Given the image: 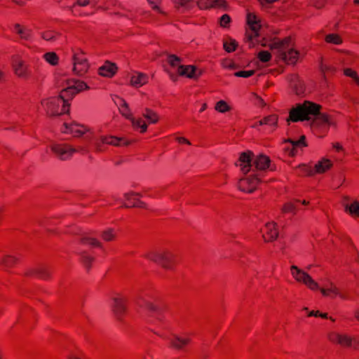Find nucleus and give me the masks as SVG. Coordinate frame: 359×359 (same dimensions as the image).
Here are the masks:
<instances>
[{
    "instance_id": "1",
    "label": "nucleus",
    "mask_w": 359,
    "mask_h": 359,
    "mask_svg": "<svg viewBox=\"0 0 359 359\" xmlns=\"http://www.w3.org/2000/svg\"><path fill=\"white\" fill-rule=\"evenodd\" d=\"M244 174L252 173L238 182L241 191L252 193L260 182L261 174L267 169L273 170L269 158L264 154H255L250 151L240 154L238 163H236Z\"/></svg>"
},
{
    "instance_id": "2",
    "label": "nucleus",
    "mask_w": 359,
    "mask_h": 359,
    "mask_svg": "<svg viewBox=\"0 0 359 359\" xmlns=\"http://www.w3.org/2000/svg\"><path fill=\"white\" fill-rule=\"evenodd\" d=\"M88 88V85L83 81L72 79L67 81V86L61 91L59 96L43 100L41 104L48 115L57 116L69 111V100L79 92Z\"/></svg>"
},
{
    "instance_id": "3",
    "label": "nucleus",
    "mask_w": 359,
    "mask_h": 359,
    "mask_svg": "<svg viewBox=\"0 0 359 359\" xmlns=\"http://www.w3.org/2000/svg\"><path fill=\"white\" fill-rule=\"evenodd\" d=\"M320 106L309 101L297 104L290 111L287 121L293 122L307 121L312 127H324L329 126L328 117L320 112Z\"/></svg>"
},
{
    "instance_id": "4",
    "label": "nucleus",
    "mask_w": 359,
    "mask_h": 359,
    "mask_svg": "<svg viewBox=\"0 0 359 359\" xmlns=\"http://www.w3.org/2000/svg\"><path fill=\"white\" fill-rule=\"evenodd\" d=\"M277 56L289 65H294L299 58V53L293 48L290 38L287 37L283 40H273L269 44Z\"/></svg>"
},
{
    "instance_id": "5",
    "label": "nucleus",
    "mask_w": 359,
    "mask_h": 359,
    "mask_svg": "<svg viewBox=\"0 0 359 359\" xmlns=\"http://www.w3.org/2000/svg\"><path fill=\"white\" fill-rule=\"evenodd\" d=\"M145 257L167 269H171L175 262L174 255L168 251H151Z\"/></svg>"
},
{
    "instance_id": "6",
    "label": "nucleus",
    "mask_w": 359,
    "mask_h": 359,
    "mask_svg": "<svg viewBox=\"0 0 359 359\" xmlns=\"http://www.w3.org/2000/svg\"><path fill=\"white\" fill-rule=\"evenodd\" d=\"M291 273L293 278L298 282L303 283L311 290L319 288L318 284L304 271L300 269L295 265L290 267Z\"/></svg>"
},
{
    "instance_id": "7",
    "label": "nucleus",
    "mask_w": 359,
    "mask_h": 359,
    "mask_svg": "<svg viewBox=\"0 0 359 359\" xmlns=\"http://www.w3.org/2000/svg\"><path fill=\"white\" fill-rule=\"evenodd\" d=\"M50 149L62 161L69 159L73 154L78 150L69 144H60L53 143L50 146Z\"/></svg>"
},
{
    "instance_id": "8",
    "label": "nucleus",
    "mask_w": 359,
    "mask_h": 359,
    "mask_svg": "<svg viewBox=\"0 0 359 359\" xmlns=\"http://www.w3.org/2000/svg\"><path fill=\"white\" fill-rule=\"evenodd\" d=\"M329 338L330 341L338 343L341 346L351 347L355 349L359 348V341L355 338H352L348 335L332 333Z\"/></svg>"
},
{
    "instance_id": "9",
    "label": "nucleus",
    "mask_w": 359,
    "mask_h": 359,
    "mask_svg": "<svg viewBox=\"0 0 359 359\" xmlns=\"http://www.w3.org/2000/svg\"><path fill=\"white\" fill-rule=\"evenodd\" d=\"M12 67L15 74L20 78L28 79L30 76L29 66L25 62L18 57H13L12 60Z\"/></svg>"
},
{
    "instance_id": "10",
    "label": "nucleus",
    "mask_w": 359,
    "mask_h": 359,
    "mask_svg": "<svg viewBox=\"0 0 359 359\" xmlns=\"http://www.w3.org/2000/svg\"><path fill=\"white\" fill-rule=\"evenodd\" d=\"M73 72L79 76H83L88 69L87 60L81 55L74 54L73 57Z\"/></svg>"
},
{
    "instance_id": "11",
    "label": "nucleus",
    "mask_w": 359,
    "mask_h": 359,
    "mask_svg": "<svg viewBox=\"0 0 359 359\" xmlns=\"http://www.w3.org/2000/svg\"><path fill=\"white\" fill-rule=\"evenodd\" d=\"M247 22L250 27L252 34L248 36V40L250 43V46H254L253 39L258 36V32L260 28L259 20L257 16L252 13H248L247 15Z\"/></svg>"
},
{
    "instance_id": "12",
    "label": "nucleus",
    "mask_w": 359,
    "mask_h": 359,
    "mask_svg": "<svg viewBox=\"0 0 359 359\" xmlns=\"http://www.w3.org/2000/svg\"><path fill=\"white\" fill-rule=\"evenodd\" d=\"M121 113L129 119L133 126L135 128H140L141 129V133H144L147 130V125L145 122H144L140 118H135L133 116V115L129 113V108L128 107V110L126 109L125 107H121L120 109Z\"/></svg>"
},
{
    "instance_id": "13",
    "label": "nucleus",
    "mask_w": 359,
    "mask_h": 359,
    "mask_svg": "<svg viewBox=\"0 0 359 359\" xmlns=\"http://www.w3.org/2000/svg\"><path fill=\"white\" fill-rule=\"evenodd\" d=\"M112 300L113 312L114 313L116 318L121 320L126 311L125 304L126 299L123 297H114Z\"/></svg>"
},
{
    "instance_id": "14",
    "label": "nucleus",
    "mask_w": 359,
    "mask_h": 359,
    "mask_svg": "<svg viewBox=\"0 0 359 359\" xmlns=\"http://www.w3.org/2000/svg\"><path fill=\"white\" fill-rule=\"evenodd\" d=\"M170 346L177 350H182L188 344L191 339L189 337H181L177 334H172V336L168 339Z\"/></svg>"
},
{
    "instance_id": "15",
    "label": "nucleus",
    "mask_w": 359,
    "mask_h": 359,
    "mask_svg": "<svg viewBox=\"0 0 359 359\" xmlns=\"http://www.w3.org/2000/svg\"><path fill=\"white\" fill-rule=\"evenodd\" d=\"M276 226H277L276 223H275L273 222H268L266 224L265 233L267 235L268 238H266L265 236L264 233L263 234V238L265 241H266V242L273 241L278 238V232Z\"/></svg>"
},
{
    "instance_id": "16",
    "label": "nucleus",
    "mask_w": 359,
    "mask_h": 359,
    "mask_svg": "<svg viewBox=\"0 0 359 359\" xmlns=\"http://www.w3.org/2000/svg\"><path fill=\"white\" fill-rule=\"evenodd\" d=\"M198 6L201 9L210 8H224L226 7V2L224 0H198Z\"/></svg>"
},
{
    "instance_id": "17",
    "label": "nucleus",
    "mask_w": 359,
    "mask_h": 359,
    "mask_svg": "<svg viewBox=\"0 0 359 359\" xmlns=\"http://www.w3.org/2000/svg\"><path fill=\"white\" fill-rule=\"evenodd\" d=\"M80 127L82 126L75 122H72L70 123H65L64 126L62 128V131L65 133L72 134L75 137H80L85 133L84 130H81L79 128Z\"/></svg>"
},
{
    "instance_id": "18",
    "label": "nucleus",
    "mask_w": 359,
    "mask_h": 359,
    "mask_svg": "<svg viewBox=\"0 0 359 359\" xmlns=\"http://www.w3.org/2000/svg\"><path fill=\"white\" fill-rule=\"evenodd\" d=\"M117 67L114 63L110 62H105V63L99 67V74L105 77H111L116 72Z\"/></svg>"
},
{
    "instance_id": "19",
    "label": "nucleus",
    "mask_w": 359,
    "mask_h": 359,
    "mask_svg": "<svg viewBox=\"0 0 359 359\" xmlns=\"http://www.w3.org/2000/svg\"><path fill=\"white\" fill-rule=\"evenodd\" d=\"M177 71L180 75L185 76L190 79H195L201 74L200 72L197 73V69L192 65H180Z\"/></svg>"
},
{
    "instance_id": "20",
    "label": "nucleus",
    "mask_w": 359,
    "mask_h": 359,
    "mask_svg": "<svg viewBox=\"0 0 359 359\" xmlns=\"http://www.w3.org/2000/svg\"><path fill=\"white\" fill-rule=\"evenodd\" d=\"M148 77L146 74L139 72L134 73L130 77V83L133 86L140 87L147 82Z\"/></svg>"
},
{
    "instance_id": "21",
    "label": "nucleus",
    "mask_w": 359,
    "mask_h": 359,
    "mask_svg": "<svg viewBox=\"0 0 359 359\" xmlns=\"http://www.w3.org/2000/svg\"><path fill=\"white\" fill-rule=\"evenodd\" d=\"M332 165V162L327 159L323 158L321 161H318L314 166V174L315 173H323L328 169H330Z\"/></svg>"
},
{
    "instance_id": "22",
    "label": "nucleus",
    "mask_w": 359,
    "mask_h": 359,
    "mask_svg": "<svg viewBox=\"0 0 359 359\" xmlns=\"http://www.w3.org/2000/svg\"><path fill=\"white\" fill-rule=\"evenodd\" d=\"M305 136L304 135H302L301 137V138L298 140H290V139H288L287 140H286V142H288L291 144L292 145V148L291 149H287L288 152H289V154L290 156H294L295 155V149L297 147H306V142H305Z\"/></svg>"
},
{
    "instance_id": "23",
    "label": "nucleus",
    "mask_w": 359,
    "mask_h": 359,
    "mask_svg": "<svg viewBox=\"0 0 359 359\" xmlns=\"http://www.w3.org/2000/svg\"><path fill=\"white\" fill-rule=\"evenodd\" d=\"M320 292L324 296H327L330 292L334 295L339 296L341 299H344L348 298L345 294L341 293L339 289L332 283H330V287L329 288H321Z\"/></svg>"
},
{
    "instance_id": "24",
    "label": "nucleus",
    "mask_w": 359,
    "mask_h": 359,
    "mask_svg": "<svg viewBox=\"0 0 359 359\" xmlns=\"http://www.w3.org/2000/svg\"><path fill=\"white\" fill-rule=\"evenodd\" d=\"M344 208L346 212H348L351 215L359 217V201H355L351 204L345 203Z\"/></svg>"
},
{
    "instance_id": "25",
    "label": "nucleus",
    "mask_w": 359,
    "mask_h": 359,
    "mask_svg": "<svg viewBox=\"0 0 359 359\" xmlns=\"http://www.w3.org/2000/svg\"><path fill=\"white\" fill-rule=\"evenodd\" d=\"M142 116L149 121V123H156L158 121L157 114L153 110L146 108L142 113Z\"/></svg>"
},
{
    "instance_id": "26",
    "label": "nucleus",
    "mask_w": 359,
    "mask_h": 359,
    "mask_svg": "<svg viewBox=\"0 0 359 359\" xmlns=\"http://www.w3.org/2000/svg\"><path fill=\"white\" fill-rule=\"evenodd\" d=\"M81 242L84 244H88L92 246H95L98 248L102 247V243L97 241L96 238L90 236L88 234H84L81 238Z\"/></svg>"
},
{
    "instance_id": "27",
    "label": "nucleus",
    "mask_w": 359,
    "mask_h": 359,
    "mask_svg": "<svg viewBox=\"0 0 359 359\" xmlns=\"http://www.w3.org/2000/svg\"><path fill=\"white\" fill-rule=\"evenodd\" d=\"M277 121H278L277 116L276 115H271V116H266V117L264 118L263 119L260 120L257 123V124L254 126V127H257L258 125L259 126L268 125L270 126L275 127L276 126Z\"/></svg>"
},
{
    "instance_id": "28",
    "label": "nucleus",
    "mask_w": 359,
    "mask_h": 359,
    "mask_svg": "<svg viewBox=\"0 0 359 359\" xmlns=\"http://www.w3.org/2000/svg\"><path fill=\"white\" fill-rule=\"evenodd\" d=\"M33 273L38 276L40 278L46 279L50 276V271L46 266H39L33 271Z\"/></svg>"
},
{
    "instance_id": "29",
    "label": "nucleus",
    "mask_w": 359,
    "mask_h": 359,
    "mask_svg": "<svg viewBox=\"0 0 359 359\" xmlns=\"http://www.w3.org/2000/svg\"><path fill=\"white\" fill-rule=\"evenodd\" d=\"M60 34L55 30H48L42 33L41 36L44 40L54 41Z\"/></svg>"
},
{
    "instance_id": "30",
    "label": "nucleus",
    "mask_w": 359,
    "mask_h": 359,
    "mask_svg": "<svg viewBox=\"0 0 359 359\" xmlns=\"http://www.w3.org/2000/svg\"><path fill=\"white\" fill-rule=\"evenodd\" d=\"M102 239L105 241H111L116 238V233L113 229L109 228L101 233Z\"/></svg>"
},
{
    "instance_id": "31",
    "label": "nucleus",
    "mask_w": 359,
    "mask_h": 359,
    "mask_svg": "<svg viewBox=\"0 0 359 359\" xmlns=\"http://www.w3.org/2000/svg\"><path fill=\"white\" fill-rule=\"evenodd\" d=\"M215 109L220 113H225L230 110V107L224 100H219L216 103Z\"/></svg>"
},
{
    "instance_id": "32",
    "label": "nucleus",
    "mask_w": 359,
    "mask_h": 359,
    "mask_svg": "<svg viewBox=\"0 0 359 359\" xmlns=\"http://www.w3.org/2000/svg\"><path fill=\"white\" fill-rule=\"evenodd\" d=\"M43 57H44L45 60H46V62H48L51 65H55L57 64L58 57L55 53H53V52L47 53L44 54Z\"/></svg>"
},
{
    "instance_id": "33",
    "label": "nucleus",
    "mask_w": 359,
    "mask_h": 359,
    "mask_svg": "<svg viewBox=\"0 0 359 359\" xmlns=\"http://www.w3.org/2000/svg\"><path fill=\"white\" fill-rule=\"evenodd\" d=\"M325 41L327 43H333V44H340L341 43L342 41L341 38L334 34H328L325 36Z\"/></svg>"
},
{
    "instance_id": "34",
    "label": "nucleus",
    "mask_w": 359,
    "mask_h": 359,
    "mask_svg": "<svg viewBox=\"0 0 359 359\" xmlns=\"http://www.w3.org/2000/svg\"><path fill=\"white\" fill-rule=\"evenodd\" d=\"M81 259L87 269L90 268V263L94 260L93 257L88 255L86 252H82L81 253Z\"/></svg>"
},
{
    "instance_id": "35",
    "label": "nucleus",
    "mask_w": 359,
    "mask_h": 359,
    "mask_svg": "<svg viewBox=\"0 0 359 359\" xmlns=\"http://www.w3.org/2000/svg\"><path fill=\"white\" fill-rule=\"evenodd\" d=\"M237 46V43L233 39H229V41H226L224 43V48L226 50V51L231 53L233 50H235Z\"/></svg>"
},
{
    "instance_id": "36",
    "label": "nucleus",
    "mask_w": 359,
    "mask_h": 359,
    "mask_svg": "<svg viewBox=\"0 0 359 359\" xmlns=\"http://www.w3.org/2000/svg\"><path fill=\"white\" fill-rule=\"evenodd\" d=\"M16 262V259L12 256H6L0 259V264L6 267H10Z\"/></svg>"
},
{
    "instance_id": "37",
    "label": "nucleus",
    "mask_w": 359,
    "mask_h": 359,
    "mask_svg": "<svg viewBox=\"0 0 359 359\" xmlns=\"http://www.w3.org/2000/svg\"><path fill=\"white\" fill-rule=\"evenodd\" d=\"M18 34L21 39L29 40L32 36V30L27 27H23L22 30H18Z\"/></svg>"
},
{
    "instance_id": "38",
    "label": "nucleus",
    "mask_w": 359,
    "mask_h": 359,
    "mask_svg": "<svg viewBox=\"0 0 359 359\" xmlns=\"http://www.w3.org/2000/svg\"><path fill=\"white\" fill-rule=\"evenodd\" d=\"M344 72L346 76L352 78L354 81L359 86V77L358 76L356 72L353 71L351 69H345Z\"/></svg>"
},
{
    "instance_id": "39",
    "label": "nucleus",
    "mask_w": 359,
    "mask_h": 359,
    "mask_svg": "<svg viewBox=\"0 0 359 359\" xmlns=\"http://www.w3.org/2000/svg\"><path fill=\"white\" fill-rule=\"evenodd\" d=\"M299 170L301 174L306 175H313L314 174L313 168L311 167H308L306 165H299Z\"/></svg>"
},
{
    "instance_id": "40",
    "label": "nucleus",
    "mask_w": 359,
    "mask_h": 359,
    "mask_svg": "<svg viewBox=\"0 0 359 359\" xmlns=\"http://www.w3.org/2000/svg\"><path fill=\"white\" fill-rule=\"evenodd\" d=\"M110 139L112 141L114 144H111L113 146H121L122 144L123 145H128L129 142L128 141L124 140L122 138L117 137L115 136H110Z\"/></svg>"
},
{
    "instance_id": "41",
    "label": "nucleus",
    "mask_w": 359,
    "mask_h": 359,
    "mask_svg": "<svg viewBox=\"0 0 359 359\" xmlns=\"http://www.w3.org/2000/svg\"><path fill=\"white\" fill-rule=\"evenodd\" d=\"M258 57L262 62H266L271 60V55L269 52L262 50L259 53Z\"/></svg>"
},
{
    "instance_id": "42",
    "label": "nucleus",
    "mask_w": 359,
    "mask_h": 359,
    "mask_svg": "<svg viewBox=\"0 0 359 359\" xmlns=\"http://www.w3.org/2000/svg\"><path fill=\"white\" fill-rule=\"evenodd\" d=\"M168 61L171 66L175 67L178 65L181 60L179 57L175 55H169L168 57Z\"/></svg>"
},
{
    "instance_id": "43",
    "label": "nucleus",
    "mask_w": 359,
    "mask_h": 359,
    "mask_svg": "<svg viewBox=\"0 0 359 359\" xmlns=\"http://www.w3.org/2000/svg\"><path fill=\"white\" fill-rule=\"evenodd\" d=\"M255 74L254 70H249V71H239L234 74L236 76L238 77H243V78H248L251 76H252Z\"/></svg>"
},
{
    "instance_id": "44",
    "label": "nucleus",
    "mask_w": 359,
    "mask_h": 359,
    "mask_svg": "<svg viewBox=\"0 0 359 359\" xmlns=\"http://www.w3.org/2000/svg\"><path fill=\"white\" fill-rule=\"evenodd\" d=\"M147 1H148V2L149 3V4H151V5L153 6V8H154L155 11H158L159 13H162V14H163V15H165V13L163 11H162L159 8V7L157 6V4H158V3H160L161 0H147Z\"/></svg>"
},
{
    "instance_id": "45",
    "label": "nucleus",
    "mask_w": 359,
    "mask_h": 359,
    "mask_svg": "<svg viewBox=\"0 0 359 359\" xmlns=\"http://www.w3.org/2000/svg\"><path fill=\"white\" fill-rule=\"evenodd\" d=\"M231 21V18L229 15L224 14L220 18V25L222 27H226Z\"/></svg>"
},
{
    "instance_id": "46",
    "label": "nucleus",
    "mask_w": 359,
    "mask_h": 359,
    "mask_svg": "<svg viewBox=\"0 0 359 359\" xmlns=\"http://www.w3.org/2000/svg\"><path fill=\"white\" fill-rule=\"evenodd\" d=\"M117 100H114L115 104L119 107V109L121 107H125L126 109L128 110V104L127 102L123 100L122 98L119 97H116Z\"/></svg>"
},
{
    "instance_id": "47",
    "label": "nucleus",
    "mask_w": 359,
    "mask_h": 359,
    "mask_svg": "<svg viewBox=\"0 0 359 359\" xmlns=\"http://www.w3.org/2000/svg\"><path fill=\"white\" fill-rule=\"evenodd\" d=\"M145 308L151 312H158V309L156 306L149 302H146L144 304Z\"/></svg>"
},
{
    "instance_id": "48",
    "label": "nucleus",
    "mask_w": 359,
    "mask_h": 359,
    "mask_svg": "<svg viewBox=\"0 0 359 359\" xmlns=\"http://www.w3.org/2000/svg\"><path fill=\"white\" fill-rule=\"evenodd\" d=\"M104 143L101 142V137L99 139H96L94 142V147L96 151H102V144Z\"/></svg>"
},
{
    "instance_id": "49",
    "label": "nucleus",
    "mask_w": 359,
    "mask_h": 359,
    "mask_svg": "<svg viewBox=\"0 0 359 359\" xmlns=\"http://www.w3.org/2000/svg\"><path fill=\"white\" fill-rule=\"evenodd\" d=\"M192 0H173L174 3L177 6H187L188 3H189Z\"/></svg>"
},
{
    "instance_id": "50",
    "label": "nucleus",
    "mask_w": 359,
    "mask_h": 359,
    "mask_svg": "<svg viewBox=\"0 0 359 359\" xmlns=\"http://www.w3.org/2000/svg\"><path fill=\"white\" fill-rule=\"evenodd\" d=\"M294 210V206L292 203H287L283 208V212H292Z\"/></svg>"
},
{
    "instance_id": "51",
    "label": "nucleus",
    "mask_w": 359,
    "mask_h": 359,
    "mask_svg": "<svg viewBox=\"0 0 359 359\" xmlns=\"http://www.w3.org/2000/svg\"><path fill=\"white\" fill-rule=\"evenodd\" d=\"M101 142L106 144L111 145L114 144L110 139V137L101 136Z\"/></svg>"
},
{
    "instance_id": "52",
    "label": "nucleus",
    "mask_w": 359,
    "mask_h": 359,
    "mask_svg": "<svg viewBox=\"0 0 359 359\" xmlns=\"http://www.w3.org/2000/svg\"><path fill=\"white\" fill-rule=\"evenodd\" d=\"M224 67L230 69H235L237 68V65L232 62H229L224 65Z\"/></svg>"
},
{
    "instance_id": "53",
    "label": "nucleus",
    "mask_w": 359,
    "mask_h": 359,
    "mask_svg": "<svg viewBox=\"0 0 359 359\" xmlns=\"http://www.w3.org/2000/svg\"><path fill=\"white\" fill-rule=\"evenodd\" d=\"M76 4L80 6H86L89 4V0H77Z\"/></svg>"
},
{
    "instance_id": "54",
    "label": "nucleus",
    "mask_w": 359,
    "mask_h": 359,
    "mask_svg": "<svg viewBox=\"0 0 359 359\" xmlns=\"http://www.w3.org/2000/svg\"><path fill=\"white\" fill-rule=\"evenodd\" d=\"M131 206L133 207H140V208H146V204L140 201H137V203H133Z\"/></svg>"
},
{
    "instance_id": "55",
    "label": "nucleus",
    "mask_w": 359,
    "mask_h": 359,
    "mask_svg": "<svg viewBox=\"0 0 359 359\" xmlns=\"http://www.w3.org/2000/svg\"><path fill=\"white\" fill-rule=\"evenodd\" d=\"M177 140L180 143H186L187 144H191L190 142L188 140H187L186 138H184V137H177Z\"/></svg>"
},
{
    "instance_id": "56",
    "label": "nucleus",
    "mask_w": 359,
    "mask_h": 359,
    "mask_svg": "<svg viewBox=\"0 0 359 359\" xmlns=\"http://www.w3.org/2000/svg\"><path fill=\"white\" fill-rule=\"evenodd\" d=\"M333 147L338 151H343V147L339 143H333L332 144Z\"/></svg>"
},
{
    "instance_id": "57",
    "label": "nucleus",
    "mask_w": 359,
    "mask_h": 359,
    "mask_svg": "<svg viewBox=\"0 0 359 359\" xmlns=\"http://www.w3.org/2000/svg\"><path fill=\"white\" fill-rule=\"evenodd\" d=\"M309 316H319V311H310L309 313Z\"/></svg>"
},
{
    "instance_id": "58",
    "label": "nucleus",
    "mask_w": 359,
    "mask_h": 359,
    "mask_svg": "<svg viewBox=\"0 0 359 359\" xmlns=\"http://www.w3.org/2000/svg\"><path fill=\"white\" fill-rule=\"evenodd\" d=\"M22 28L23 27H21L20 25L18 24H16L15 25V27H14V31L18 34V30H22Z\"/></svg>"
},
{
    "instance_id": "59",
    "label": "nucleus",
    "mask_w": 359,
    "mask_h": 359,
    "mask_svg": "<svg viewBox=\"0 0 359 359\" xmlns=\"http://www.w3.org/2000/svg\"><path fill=\"white\" fill-rule=\"evenodd\" d=\"M322 72L329 71L330 69V67L327 65H322L320 67Z\"/></svg>"
},
{
    "instance_id": "60",
    "label": "nucleus",
    "mask_w": 359,
    "mask_h": 359,
    "mask_svg": "<svg viewBox=\"0 0 359 359\" xmlns=\"http://www.w3.org/2000/svg\"><path fill=\"white\" fill-rule=\"evenodd\" d=\"M131 196H133V194H131V192L130 193H126L124 194V197L126 200L128 201H130V198H131Z\"/></svg>"
},
{
    "instance_id": "61",
    "label": "nucleus",
    "mask_w": 359,
    "mask_h": 359,
    "mask_svg": "<svg viewBox=\"0 0 359 359\" xmlns=\"http://www.w3.org/2000/svg\"><path fill=\"white\" fill-rule=\"evenodd\" d=\"M350 100H351V102H353L355 104H358L359 103V99H358V98L350 97Z\"/></svg>"
},
{
    "instance_id": "62",
    "label": "nucleus",
    "mask_w": 359,
    "mask_h": 359,
    "mask_svg": "<svg viewBox=\"0 0 359 359\" xmlns=\"http://www.w3.org/2000/svg\"><path fill=\"white\" fill-rule=\"evenodd\" d=\"M206 108H207V104H203L200 109V112L205 111L206 109Z\"/></svg>"
},
{
    "instance_id": "63",
    "label": "nucleus",
    "mask_w": 359,
    "mask_h": 359,
    "mask_svg": "<svg viewBox=\"0 0 359 359\" xmlns=\"http://www.w3.org/2000/svg\"><path fill=\"white\" fill-rule=\"evenodd\" d=\"M319 316H320L321 318H327V313H319Z\"/></svg>"
},
{
    "instance_id": "64",
    "label": "nucleus",
    "mask_w": 359,
    "mask_h": 359,
    "mask_svg": "<svg viewBox=\"0 0 359 359\" xmlns=\"http://www.w3.org/2000/svg\"><path fill=\"white\" fill-rule=\"evenodd\" d=\"M355 316L359 320V310L355 311Z\"/></svg>"
}]
</instances>
